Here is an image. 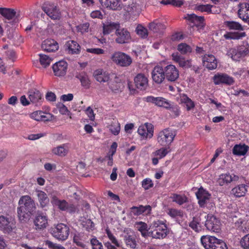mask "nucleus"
<instances>
[{
  "instance_id": "obj_3",
  "label": "nucleus",
  "mask_w": 249,
  "mask_h": 249,
  "mask_svg": "<svg viewBox=\"0 0 249 249\" xmlns=\"http://www.w3.org/2000/svg\"><path fill=\"white\" fill-rule=\"evenodd\" d=\"M110 59L117 66L122 67H128L132 62L130 56L120 51H116L112 53Z\"/></svg>"
},
{
  "instance_id": "obj_51",
  "label": "nucleus",
  "mask_w": 249,
  "mask_h": 249,
  "mask_svg": "<svg viewBox=\"0 0 249 249\" xmlns=\"http://www.w3.org/2000/svg\"><path fill=\"white\" fill-rule=\"evenodd\" d=\"M246 34L245 32L227 33L224 35L226 39H239L245 37Z\"/></svg>"
},
{
  "instance_id": "obj_33",
  "label": "nucleus",
  "mask_w": 249,
  "mask_h": 249,
  "mask_svg": "<svg viewBox=\"0 0 249 249\" xmlns=\"http://www.w3.org/2000/svg\"><path fill=\"white\" fill-rule=\"evenodd\" d=\"M246 6L247 5L245 4V3H240L238 4V16L245 22H247L248 20L249 19V12H248L246 9H245Z\"/></svg>"
},
{
  "instance_id": "obj_11",
  "label": "nucleus",
  "mask_w": 249,
  "mask_h": 249,
  "mask_svg": "<svg viewBox=\"0 0 249 249\" xmlns=\"http://www.w3.org/2000/svg\"><path fill=\"white\" fill-rule=\"evenodd\" d=\"M153 125L147 123L140 125L138 129V133L142 139L151 138L153 136Z\"/></svg>"
},
{
  "instance_id": "obj_16",
  "label": "nucleus",
  "mask_w": 249,
  "mask_h": 249,
  "mask_svg": "<svg viewBox=\"0 0 249 249\" xmlns=\"http://www.w3.org/2000/svg\"><path fill=\"white\" fill-rule=\"evenodd\" d=\"M68 67L67 62L64 60H61L56 62L53 66L54 74L57 76H62L66 74Z\"/></svg>"
},
{
  "instance_id": "obj_4",
  "label": "nucleus",
  "mask_w": 249,
  "mask_h": 249,
  "mask_svg": "<svg viewBox=\"0 0 249 249\" xmlns=\"http://www.w3.org/2000/svg\"><path fill=\"white\" fill-rule=\"evenodd\" d=\"M176 136L175 131L169 128L164 129L159 132L157 136L158 143L162 146H169Z\"/></svg>"
},
{
  "instance_id": "obj_12",
  "label": "nucleus",
  "mask_w": 249,
  "mask_h": 249,
  "mask_svg": "<svg viewBox=\"0 0 249 249\" xmlns=\"http://www.w3.org/2000/svg\"><path fill=\"white\" fill-rule=\"evenodd\" d=\"M165 78L171 82L175 81L179 77V71L173 65H168L164 68Z\"/></svg>"
},
{
  "instance_id": "obj_41",
  "label": "nucleus",
  "mask_w": 249,
  "mask_h": 249,
  "mask_svg": "<svg viewBox=\"0 0 249 249\" xmlns=\"http://www.w3.org/2000/svg\"><path fill=\"white\" fill-rule=\"evenodd\" d=\"M224 25L228 27L230 30L238 31L244 30L243 27L238 22L234 21H226L224 23Z\"/></svg>"
},
{
  "instance_id": "obj_62",
  "label": "nucleus",
  "mask_w": 249,
  "mask_h": 249,
  "mask_svg": "<svg viewBox=\"0 0 249 249\" xmlns=\"http://www.w3.org/2000/svg\"><path fill=\"white\" fill-rule=\"evenodd\" d=\"M142 185L145 190H148L152 188L154 184L151 179L147 178L143 180Z\"/></svg>"
},
{
  "instance_id": "obj_30",
  "label": "nucleus",
  "mask_w": 249,
  "mask_h": 249,
  "mask_svg": "<svg viewBox=\"0 0 249 249\" xmlns=\"http://www.w3.org/2000/svg\"><path fill=\"white\" fill-rule=\"evenodd\" d=\"M247 187L245 184H240L231 190V194L237 197L244 196L247 192Z\"/></svg>"
},
{
  "instance_id": "obj_39",
  "label": "nucleus",
  "mask_w": 249,
  "mask_h": 249,
  "mask_svg": "<svg viewBox=\"0 0 249 249\" xmlns=\"http://www.w3.org/2000/svg\"><path fill=\"white\" fill-rule=\"evenodd\" d=\"M149 28L150 30L154 33L160 34L165 29V26L161 23L154 21L149 24Z\"/></svg>"
},
{
  "instance_id": "obj_59",
  "label": "nucleus",
  "mask_w": 249,
  "mask_h": 249,
  "mask_svg": "<svg viewBox=\"0 0 249 249\" xmlns=\"http://www.w3.org/2000/svg\"><path fill=\"white\" fill-rule=\"evenodd\" d=\"M143 206H133L131 208V212L135 216H139L143 213Z\"/></svg>"
},
{
  "instance_id": "obj_48",
  "label": "nucleus",
  "mask_w": 249,
  "mask_h": 249,
  "mask_svg": "<svg viewBox=\"0 0 249 249\" xmlns=\"http://www.w3.org/2000/svg\"><path fill=\"white\" fill-rule=\"evenodd\" d=\"M39 61L40 64L44 68H46L48 66L50 65L52 59L49 56L43 54H39Z\"/></svg>"
},
{
  "instance_id": "obj_64",
  "label": "nucleus",
  "mask_w": 249,
  "mask_h": 249,
  "mask_svg": "<svg viewBox=\"0 0 249 249\" xmlns=\"http://www.w3.org/2000/svg\"><path fill=\"white\" fill-rule=\"evenodd\" d=\"M89 24L88 22L80 24L77 26L78 31L82 33H87L89 31Z\"/></svg>"
},
{
  "instance_id": "obj_52",
  "label": "nucleus",
  "mask_w": 249,
  "mask_h": 249,
  "mask_svg": "<svg viewBox=\"0 0 249 249\" xmlns=\"http://www.w3.org/2000/svg\"><path fill=\"white\" fill-rule=\"evenodd\" d=\"M213 7V6L210 4H199L196 6L195 9L201 12L211 13H212V8Z\"/></svg>"
},
{
  "instance_id": "obj_40",
  "label": "nucleus",
  "mask_w": 249,
  "mask_h": 249,
  "mask_svg": "<svg viewBox=\"0 0 249 249\" xmlns=\"http://www.w3.org/2000/svg\"><path fill=\"white\" fill-rule=\"evenodd\" d=\"M189 226L195 231L199 232L201 230L200 218L199 216H195L189 223Z\"/></svg>"
},
{
  "instance_id": "obj_61",
  "label": "nucleus",
  "mask_w": 249,
  "mask_h": 249,
  "mask_svg": "<svg viewBox=\"0 0 249 249\" xmlns=\"http://www.w3.org/2000/svg\"><path fill=\"white\" fill-rule=\"evenodd\" d=\"M168 153L167 149L165 148H161L156 150L153 154L155 156L159 157V159L164 157Z\"/></svg>"
},
{
  "instance_id": "obj_38",
  "label": "nucleus",
  "mask_w": 249,
  "mask_h": 249,
  "mask_svg": "<svg viewBox=\"0 0 249 249\" xmlns=\"http://www.w3.org/2000/svg\"><path fill=\"white\" fill-rule=\"evenodd\" d=\"M170 198L173 202L177 203L179 205H181L188 201V197L185 195L173 194Z\"/></svg>"
},
{
  "instance_id": "obj_20",
  "label": "nucleus",
  "mask_w": 249,
  "mask_h": 249,
  "mask_svg": "<svg viewBox=\"0 0 249 249\" xmlns=\"http://www.w3.org/2000/svg\"><path fill=\"white\" fill-rule=\"evenodd\" d=\"M198 204L201 207H204L209 199L210 195L202 188H200L196 193Z\"/></svg>"
},
{
  "instance_id": "obj_18",
  "label": "nucleus",
  "mask_w": 249,
  "mask_h": 249,
  "mask_svg": "<svg viewBox=\"0 0 249 249\" xmlns=\"http://www.w3.org/2000/svg\"><path fill=\"white\" fill-rule=\"evenodd\" d=\"M205 225L209 231L217 232L218 219L213 214H208Z\"/></svg>"
},
{
  "instance_id": "obj_22",
  "label": "nucleus",
  "mask_w": 249,
  "mask_h": 249,
  "mask_svg": "<svg viewBox=\"0 0 249 249\" xmlns=\"http://www.w3.org/2000/svg\"><path fill=\"white\" fill-rule=\"evenodd\" d=\"M93 75L95 79L100 83L108 82L110 79L109 72L103 69H99L95 70Z\"/></svg>"
},
{
  "instance_id": "obj_15",
  "label": "nucleus",
  "mask_w": 249,
  "mask_h": 249,
  "mask_svg": "<svg viewBox=\"0 0 249 249\" xmlns=\"http://www.w3.org/2000/svg\"><path fill=\"white\" fill-rule=\"evenodd\" d=\"M58 193L53 192L51 195V203L57 206L61 211H66L69 207V204L65 200H60L57 197Z\"/></svg>"
},
{
  "instance_id": "obj_58",
  "label": "nucleus",
  "mask_w": 249,
  "mask_h": 249,
  "mask_svg": "<svg viewBox=\"0 0 249 249\" xmlns=\"http://www.w3.org/2000/svg\"><path fill=\"white\" fill-rule=\"evenodd\" d=\"M241 246L244 249H249V233L244 236L240 242Z\"/></svg>"
},
{
  "instance_id": "obj_47",
  "label": "nucleus",
  "mask_w": 249,
  "mask_h": 249,
  "mask_svg": "<svg viewBox=\"0 0 249 249\" xmlns=\"http://www.w3.org/2000/svg\"><path fill=\"white\" fill-rule=\"evenodd\" d=\"M166 109L169 110L174 117H177L180 115L179 107L171 102L169 104L168 108H166Z\"/></svg>"
},
{
  "instance_id": "obj_26",
  "label": "nucleus",
  "mask_w": 249,
  "mask_h": 249,
  "mask_svg": "<svg viewBox=\"0 0 249 249\" xmlns=\"http://www.w3.org/2000/svg\"><path fill=\"white\" fill-rule=\"evenodd\" d=\"M102 6L117 10L122 8L121 0H99Z\"/></svg>"
},
{
  "instance_id": "obj_27",
  "label": "nucleus",
  "mask_w": 249,
  "mask_h": 249,
  "mask_svg": "<svg viewBox=\"0 0 249 249\" xmlns=\"http://www.w3.org/2000/svg\"><path fill=\"white\" fill-rule=\"evenodd\" d=\"M239 177L235 175H230L229 174H222L219 176V185L223 186L225 184L238 180Z\"/></svg>"
},
{
  "instance_id": "obj_50",
  "label": "nucleus",
  "mask_w": 249,
  "mask_h": 249,
  "mask_svg": "<svg viewBox=\"0 0 249 249\" xmlns=\"http://www.w3.org/2000/svg\"><path fill=\"white\" fill-rule=\"evenodd\" d=\"M167 213L173 218L182 217L183 214L182 211L181 210H178L174 208L169 209Z\"/></svg>"
},
{
  "instance_id": "obj_1",
  "label": "nucleus",
  "mask_w": 249,
  "mask_h": 249,
  "mask_svg": "<svg viewBox=\"0 0 249 249\" xmlns=\"http://www.w3.org/2000/svg\"><path fill=\"white\" fill-rule=\"evenodd\" d=\"M17 208L18 216L21 222L28 221L36 209L35 201L28 195L22 196L18 201Z\"/></svg>"
},
{
  "instance_id": "obj_46",
  "label": "nucleus",
  "mask_w": 249,
  "mask_h": 249,
  "mask_svg": "<svg viewBox=\"0 0 249 249\" xmlns=\"http://www.w3.org/2000/svg\"><path fill=\"white\" fill-rule=\"evenodd\" d=\"M105 232L107 234V237L111 241V244H114L117 247H121V244L108 227L105 229Z\"/></svg>"
},
{
  "instance_id": "obj_17",
  "label": "nucleus",
  "mask_w": 249,
  "mask_h": 249,
  "mask_svg": "<svg viewBox=\"0 0 249 249\" xmlns=\"http://www.w3.org/2000/svg\"><path fill=\"white\" fill-rule=\"evenodd\" d=\"M151 74L153 80L157 84L161 83L165 79L164 69L159 66L154 68Z\"/></svg>"
},
{
  "instance_id": "obj_43",
  "label": "nucleus",
  "mask_w": 249,
  "mask_h": 249,
  "mask_svg": "<svg viewBox=\"0 0 249 249\" xmlns=\"http://www.w3.org/2000/svg\"><path fill=\"white\" fill-rule=\"evenodd\" d=\"M76 77L80 81L81 84L83 87L86 88L89 87L90 81L88 76L86 73L83 72H81L76 76Z\"/></svg>"
},
{
  "instance_id": "obj_9",
  "label": "nucleus",
  "mask_w": 249,
  "mask_h": 249,
  "mask_svg": "<svg viewBox=\"0 0 249 249\" xmlns=\"http://www.w3.org/2000/svg\"><path fill=\"white\" fill-rule=\"evenodd\" d=\"M133 231L129 228H125L123 231V233L121 235L123 238L124 242L127 247L135 249L137 244L135 238L133 236Z\"/></svg>"
},
{
  "instance_id": "obj_21",
  "label": "nucleus",
  "mask_w": 249,
  "mask_h": 249,
  "mask_svg": "<svg viewBox=\"0 0 249 249\" xmlns=\"http://www.w3.org/2000/svg\"><path fill=\"white\" fill-rule=\"evenodd\" d=\"M185 18L194 24L193 26L201 28L205 25L204 17L197 16L194 14H188Z\"/></svg>"
},
{
  "instance_id": "obj_8",
  "label": "nucleus",
  "mask_w": 249,
  "mask_h": 249,
  "mask_svg": "<svg viewBox=\"0 0 249 249\" xmlns=\"http://www.w3.org/2000/svg\"><path fill=\"white\" fill-rule=\"evenodd\" d=\"M34 224L36 230H43L48 226V217L46 213L37 211L34 219Z\"/></svg>"
},
{
  "instance_id": "obj_32",
  "label": "nucleus",
  "mask_w": 249,
  "mask_h": 249,
  "mask_svg": "<svg viewBox=\"0 0 249 249\" xmlns=\"http://www.w3.org/2000/svg\"><path fill=\"white\" fill-rule=\"evenodd\" d=\"M29 98L30 102L36 105H38L42 102V96L38 90H32L29 92Z\"/></svg>"
},
{
  "instance_id": "obj_7",
  "label": "nucleus",
  "mask_w": 249,
  "mask_h": 249,
  "mask_svg": "<svg viewBox=\"0 0 249 249\" xmlns=\"http://www.w3.org/2000/svg\"><path fill=\"white\" fill-rule=\"evenodd\" d=\"M69 228L63 223L58 224L52 229V234L54 237L59 240H66L69 235Z\"/></svg>"
},
{
  "instance_id": "obj_49",
  "label": "nucleus",
  "mask_w": 249,
  "mask_h": 249,
  "mask_svg": "<svg viewBox=\"0 0 249 249\" xmlns=\"http://www.w3.org/2000/svg\"><path fill=\"white\" fill-rule=\"evenodd\" d=\"M81 225L87 231H92L94 228V223L90 219L83 218L81 220Z\"/></svg>"
},
{
  "instance_id": "obj_13",
  "label": "nucleus",
  "mask_w": 249,
  "mask_h": 249,
  "mask_svg": "<svg viewBox=\"0 0 249 249\" xmlns=\"http://www.w3.org/2000/svg\"><path fill=\"white\" fill-rule=\"evenodd\" d=\"M200 240L206 249H217L218 239L214 236H202Z\"/></svg>"
},
{
  "instance_id": "obj_5",
  "label": "nucleus",
  "mask_w": 249,
  "mask_h": 249,
  "mask_svg": "<svg viewBox=\"0 0 249 249\" xmlns=\"http://www.w3.org/2000/svg\"><path fill=\"white\" fill-rule=\"evenodd\" d=\"M42 9L53 20H57L61 18L59 8L53 2H45L42 6Z\"/></svg>"
},
{
  "instance_id": "obj_57",
  "label": "nucleus",
  "mask_w": 249,
  "mask_h": 249,
  "mask_svg": "<svg viewBox=\"0 0 249 249\" xmlns=\"http://www.w3.org/2000/svg\"><path fill=\"white\" fill-rule=\"evenodd\" d=\"M31 117L36 120L39 121L42 120L43 121H48L46 117L44 115V113L41 111H38L33 112L31 114Z\"/></svg>"
},
{
  "instance_id": "obj_10",
  "label": "nucleus",
  "mask_w": 249,
  "mask_h": 249,
  "mask_svg": "<svg viewBox=\"0 0 249 249\" xmlns=\"http://www.w3.org/2000/svg\"><path fill=\"white\" fill-rule=\"evenodd\" d=\"M115 41L118 44H125L131 40L130 32L125 28H119L115 31Z\"/></svg>"
},
{
  "instance_id": "obj_60",
  "label": "nucleus",
  "mask_w": 249,
  "mask_h": 249,
  "mask_svg": "<svg viewBox=\"0 0 249 249\" xmlns=\"http://www.w3.org/2000/svg\"><path fill=\"white\" fill-rule=\"evenodd\" d=\"M90 244L92 249H103L102 243L96 238H93L90 240Z\"/></svg>"
},
{
  "instance_id": "obj_35",
  "label": "nucleus",
  "mask_w": 249,
  "mask_h": 249,
  "mask_svg": "<svg viewBox=\"0 0 249 249\" xmlns=\"http://www.w3.org/2000/svg\"><path fill=\"white\" fill-rule=\"evenodd\" d=\"M69 53L78 54L80 52V46L74 40H69L66 43Z\"/></svg>"
},
{
  "instance_id": "obj_63",
  "label": "nucleus",
  "mask_w": 249,
  "mask_h": 249,
  "mask_svg": "<svg viewBox=\"0 0 249 249\" xmlns=\"http://www.w3.org/2000/svg\"><path fill=\"white\" fill-rule=\"evenodd\" d=\"M137 33L143 38H145L147 36V30L145 28L142 26H138L136 29Z\"/></svg>"
},
{
  "instance_id": "obj_44",
  "label": "nucleus",
  "mask_w": 249,
  "mask_h": 249,
  "mask_svg": "<svg viewBox=\"0 0 249 249\" xmlns=\"http://www.w3.org/2000/svg\"><path fill=\"white\" fill-rule=\"evenodd\" d=\"M226 54L234 61H239L243 57L240 55L237 48H231L227 51Z\"/></svg>"
},
{
  "instance_id": "obj_36",
  "label": "nucleus",
  "mask_w": 249,
  "mask_h": 249,
  "mask_svg": "<svg viewBox=\"0 0 249 249\" xmlns=\"http://www.w3.org/2000/svg\"><path fill=\"white\" fill-rule=\"evenodd\" d=\"M36 193L40 207L44 208L47 206L49 202V199L47 194L42 191H37Z\"/></svg>"
},
{
  "instance_id": "obj_54",
  "label": "nucleus",
  "mask_w": 249,
  "mask_h": 249,
  "mask_svg": "<svg viewBox=\"0 0 249 249\" xmlns=\"http://www.w3.org/2000/svg\"><path fill=\"white\" fill-rule=\"evenodd\" d=\"M178 51L182 54H185L192 52L191 47L186 43H180L178 46Z\"/></svg>"
},
{
  "instance_id": "obj_45",
  "label": "nucleus",
  "mask_w": 249,
  "mask_h": 249,
  "mask_svg": "<svg viewBox=\"0 0 249 249\" xmlns=\"http://www.w3.org/2000/svg\"><path fill=\"white\" fill-rule=\"evenodd\" d=\"M231 85L234 83L233 78L226 73L219 74V83Z\"/></svg>"
},
{
  "instance_id": "obj_19",
  "label": "nucleus",
  "mask_w": 249,
  "mask_h": 249,
  "mask_svg": "<svg viewBox=\"0 0 249 249\" xmlns=\"http://www.w3.org/2000/svg\"><path fill=\"white\" fill-rule=\"evenodd\" d=\"M134 83L138 89L144 90L148 86V79L144 74L139 73L134 78Z\"/></svg>"
},
{
  "instance_id": "obj_55",
  "label": "nucleus",
  "mask_w": 249,
  "mask_h": 249,
  "mask_svg": "<svg viewBox=\"0 0 249 249\" xmlns=\"http://www.w3.org/2000/svg\"><path fill=\"white\" fill-rule=\"evenodd\" d=\"M184 3L183 0H162L160 3L164 5L171 4L174 6L180 7Z\"/></svg>"
},
{
  "instance_id": "obj_25",
  "label": "nucleus",
  "mask_w": 249,
  "mask_h": 249,
  "mask_svg": "<svg viewBox=\"0 0 249 249\" xmlns=\"http://www.w3.org/2000/svg\"><path fill=\"white\" fill-rule=\"evenodd\" d=\"M202 61L203 65L209 70H213L217 67V60L212 54L205 55Z\"/></svg>"
},
{
  "instance_id": "obj_37",
  "label": "nucleus",
  "mask_w": 249,
  "mask_h": 249,
  "mask_svg": "<svg viewBox=\"0 0 249 249\" xmlns=\"http://www.w3.org/2000/svg\"><path fill=\"white\" fill-rule=\"evenodd\" d=\"M119 27L120 24L118 22H107L103 26V33L109 34L114 30L118 29Z\"/></svg>"
},
{
  "instance_id": "obj_24",
  "label": "nucleus",
  "mask_w": 249,
  "mask_h": 249,
  "mask_svg": "<svg viewBox=\"0 0 249 249\" xmlns=\"http://www.w3.org/2000/svg\"><path fill=\"white\" fill-rule=\"evenodd\" d=\"M41 48L47 52H53L58 50V45L53 39H46L42 43Z\"/></svg>"
},
{
  "instance_id": "obj_2",
  "label": "nucleus",
  "mask_w": 249,
  "mask_h": 249,
  "mask_svg": "<svg viewBox=\"0 0 249 249\" xmlns=\"http://www.w3.org/2000/svg\"><path fill=\"white\" fill-rule=\"evenodd\" d=\"M151 237L155 239L164 238L168 234V229L165 221L156 219L150 225Z\"/></svg>"
},
{
  "instance_id": "obj_31",
  "label": "nucleus",
  "mask_w": 249,
  "mask_h": 249,
  "mask_svg": "<svg viewBox=\"0 0 249 249\" xmlns=\"http://www.w3.org/2000/svg\"><path fill=\"white\" fill-rule=\"evenodd\" d=\"M178 102L180 104H183L188 111L191 110L195 107L194 102L185 94L179 95Z\"/></svg>"
},
{
  "instance_id": "obj_34",
  "label": "nucleus",
  "mask_w": 249,
  "mask_h": 249,
  "mask_svg": "<svg viewBox=\"0 0 249 249\" xmlns=\"http://www.w3.org/2000/svg\"><path fill=\"white\" fill-rule=\"evenodd\" d=\"M125 10L132 18H135L138 17L140 14V11L139 6L135 3H132L125 7Z\"/></svg>"
},
{
  "instance_id": "obj_14",
  "label": "nucleus",
  "mask_w": 249,
  "mask_h": 249,
  "mask_svg": "<svg viewBox=\"0 0 249 249\" xmlns=\"http://www.w3.org/2000/svg\"><path fill=\"white\" fill-rule=\"evenodd\" d=\"M145 101L148 103H151L156 106L163 107L165 109L168 108L170 101L162 97H154L153 96H148L145 97Z\"/></svg>"
},
{
  "instance_id": "obj_28",
  "label": "nucleus",
  "mask_w": 249,
  "mask_h": 249,
  "mask_svg": "<svg viewBox=\"0 0 249 249\" xmlns=\"http://www.w3.org/2000/svg\"><path fill=\"white\" fill-rule=\"evenodd\" d=\"M249 149V147L245 144L240 143L235 144L232 150L234 155L237 156H244Z\"/></svg>"
},
{
  "instance_id": "obj_6",
  "label": "nucleus",
  "mask_w": 249,
  "mask_h": 249,
  "mask_svg": "<svg viewBox=\"0 0 249 249\" xmlns=\"http://www.w3.org/2000/svg\"><path fill=\"white\" fill-rule=\"evenodd\" d=\"M16 228V221L11 216L0 215V230L4 233H9Z\"/></svg>"
},
{
  "instance_id": "obj_29",
  "label": "nucleus",
  "mask_w": 249,
  "mask_h": 249,
  "mask_svg": "<svg viewBox=\"0 0 249 249\" xmlns=\"http://www.w3.org/2000/svg\"><path fill=\"white\" fill-rule=\"evenodd\" d=\"M69 150V144L64 143L53 148L52 152L57 156L64 157L68 153Z\"/></svg>"
},
{
  "instance_id": "obj_56",
  "label": "nucleus",
  "mask_w": 249,
  "mask_h": 249,
  "mask_svg": "<svg viewBox=\"0 0 249 249\" xmlns=\"http://www.w3.org/2000/svg\"><path fill=\"white\" fill-rule=\"evenodd\" d=\"M237 51L239 52L240 55L243 57L246 56L249 53V46L248 44L241 45L237 47Z\"/></svg>"
},
{
  "instance_id": "obj_42",
  "label": "nucleus",
  "mask_w": 249,
  "mask_h": 249,
  "mask_svg": "<svg viewBox=\"0 0 249 249\" xmlns=\"http://www.w3.org/2000/svg\"><path fill=\"white\" fill-rule=\"evenodd\" d=\"M0 14L7 19H11L15 17L16 12L13 9L0 8Z\"/></svg>"
},
{
  "instance_id": "obj_23",
  "label": "nucleus",
  "mask_w": 249,
  "mask_h": 249,
  "mask_svg": "<svg viewBox=\"0 0 249 249\" xmlns=\"http://www.w3.org/2000/svg\"><path fill=\"white\" fill-rule=\"evenodd\" d=\"M136 229L141 232V235L144 238L151 237V228H148L147 224L142 221L136 222L135 224Z\"/></svg>"
},
{
  "instance_id": "obj_53",
  "label": "nucleus",
  "mask_w": 249,
  "mask_h": 249,
  "mask_svg": "<svg viewBox=\"0 0 249 249\" xmlns=\"http://www.w3.org/2000/svg\"><path fill=\"white\" fill-rule=\"evenodd\" d=\"M109 129L113 135H118L121 129L120 123L118 121L112 122L109 127Z\"/></svg>"
}]
</instances>
